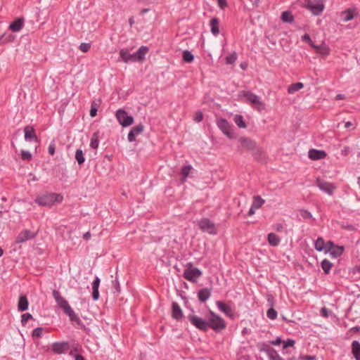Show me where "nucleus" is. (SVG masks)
Instances as JSON below:
<instances>
[{"label": "nucleus", "instance_id": "44", "mask_svg": "<svg viewBox=\"0 0 360 360\" xmlns=\"http://www.w3.org/2000/svg\"><path fill=\"white\" fill-rule=\"evenodd\" d=\"M236 59H237V54L236 52H234L226 58V61L227 64H233L235 63Z\"/></svg>", "mask_w": 360, "mask_h": 360}, {"label": "nucleus", "instance_id": "64", "mask_svg": "<svg viewBox=\"0 0 360 360\" xmlns=\"http://www.w3.org/2000/svg\"><path fill=\"white\" fill-rule=\"evenodd\" d=\"M335 247V246L334 245L333 243L331 241H328L325 245V248H328L329 251Z\"/></svg>", "mask_w": 360, "mask_h": 360}, {"label": "nucleus", "instance_id": "25", "mask_svg": "<svg viewBox=\"0 0 360 360\" xmlns=\"http://www.w3.org/2000/svg\"><path fill=\"white\" fill-rule=\"evenodd\" d=\"M148 52L147 46H142L139 48L137 52L135 53L136 61H143L145 58L146 54Z\"/></svg>", "mask_w": 360, "mask_h": 360}, {"label": "nucleus", "instance_id": "10", "mask_svg": "<svg viewBox=\"0 0 360 360\" xmlns=\"http://www.w3.org/2000/svg\"><path fill=\"white\" fill-rule=\"evenodd\" d=\"M307 8L311 11L314 15H319L323 10V4L315 0L308 1Z\"/></svg>", "mask_w": 360, "mask_h": 360}, {"label": "nucleus", "instance_id": "55", "mask_svg": "<svg viewBox=\"0 0 360 360\" xmlns=\"http://www.w3.org/2000/svg\"><path fill=\"white\" fill-rule=\"evenodd\" d=\"M252 152L256 156H260L262 154V148L257 147V145L255 146V149L254 150H252Z\"/></svg>", "mask_w": 360, "mask_h": 360}, {"label": "nucleus", "instance_id": "51", "mask_svg": "<svg viewBox=\"0 0 360 360\" xmlns=\"http://www.w3.org/2000/svg\"><path fill=\"white\" fill-rule=\"evenodd\" d=\"M56 144L54 141H52L49 146V153L51 155L55 154Z\"/></svg>", "mask_w": 360, "mask_h": 360}, {"label": "nucleus", "instance_id": "31", "mask_svg": "<svg viewBox=\"0 0 360 360\" xmlns=\"http://www.w3.org/2000/svg\"><path fill=\"white\" fill-rule=\"evenodd\" d=\"M101 103V100L93 101L91 105L90 115L95 117L96 115L98 108Z\"/></svg>", "mask_w": 360, "mask_h": 360}, {"label": "nucleus", "instance_id": "21", "mask_svg": "<svg viewBox=\"0 0 360 360\" xmlns=\"http://www.w3.org/2000/svg\"><path fill=\"white\" fill-rule=\"evenodd\" d=\"M326 153L323 150L310 149L309 151V158L311 160H317L324 158Z\"/></svg>", "mask_w": 360, "mask_h": 360}, {"label": "nucleus", "instance_id": "49", "mask_svg": "<svg viewBox=\"0 0 360 360\" xmlns=\"http://www.w3.org/2000/svg\"><path fill=\"white\" fill-rule=\"evenodd\" d=\"M91 47V44L89 43H82L79 46V50L84 53H86Z\"/></svg>", "mask_w": 360, "mask_h": 360}, {"label": "nucleus", "instance_id": "33", "mask_svg": "<svg viewBox=\"0 0 360 360\" xmlns=\"http://www.w3.org/2000/svg\"><path fill=\"white\" fill-rule=\"evenodd\" d=\"M253 200V203L252 205L253 206V208L259 209L264 203V200H263L259 195L254 196Z\"/></svg>", "mask_w": 360, "mask_h": 360}, {"label": "nucleus", "instance_id": "32", "mask_svg": "<svg viewBox=\"0 0 360 360\" xmlns=\"http://www.w3.org/2000/svg\"><path fill=\"white\" fill-rule=\"evenodd\" d=\"M344 251L342 246H335L330 250V254L335 258L338 257Z\"/></svg>", "mask_w": 360, "mask_h": 360}, {"label": "nucleus", "instance_id": "11", "mask_svg": "<svg viewBox=\"0 0 360 360\" xmlns=\"http://www.w3.org/2000/svg\"><path fill=\"white\" fill-rule=\"evenodd\" d=\"M188 320L191 322L193 325H194L198 328L202 330H207V319L203 320L201 318H199L194 315H189L188 316Z\"/></svg>", "mask_w": 360, "mask_h": 360}, {"label": "nucleus", "instance_id": "60", "mask_svg": "<svg viewBox=\"0 0 360 360\" xmlns=\"http://www.w3.org/2000/svg\"><path fill=\"white\" fill-rule=\"evenodd\" d=\"M282 342V340L281 338L278 337L275 340L271 342V343L274 345H278Z\"/></svg>", "mask_w": 360, "mask_h": 360}, {"label": "nucleus", "instance_id": "16", "mask_svg": "<svg viewBox=\"0 0 360 360\" xmlns=\"http://www.w3.org/2000/svg\"><path fill=\"white\" fill-rule=\"evenodd\" d=\"M25 139L26 141H31L34 140L35 142H38L39 140L35 134L34 129L31 126H27L24 129Z\"/></svg>", "mask_w": 360, "mask_h": 360}, {"label": "nucleus", "instance_id": "20", "mask_svg": "<svg viewBox=\"0 0 360 360\" xmlns=\"http://www.w3.org/2000/svg\"><path fill=\"white\" fill-rule=\"evenodd\" d=\"M357 14L355 8H349L341 13V18L344 22L352 20Z\"/></svg>", "mask_w": 360, "mask_h": 360}, {"label": "nucleus", "instance_id": "52", "mask_svg": "<svg viewBox=\"0 0 360 360\" xmlns=\"http://www.w3.org/2000/svg\"><path fill=\"white\" fill-rule=\"evenodd\" d=\"M203 119V115L201 112H197L194 116V120L199 122Z\"/></svg>", "mask_w": 360, "mask_h": 360}, {"label": "nucleus", "instance_id": "54", "mask_svg": "<svg viewBox=\"0 0 360 360\" xmlns=\"http://www.w3.org/2000/svg\"><path fill=\"white\" fill-rule=\"evenodd\" d=\"M92 297L94 300H97L99 297L98 288H92Z\"/></svg>", "mask_w": 360, "mask_h": 360}, {"label": "nucleus", "instance_id": "35", "mask_svg": "<svg viewBox=\"0 0 360 360\" xmlns=\"http://www.w3.org/2000/svg\"><path fill=\"white\" fill-rule=\"evenodd\" d=\"M234 122L235 123L240 127V128H246V124L243 121V117L240 115H236L234 117Z\"/></svg>", "mask_w": 360, "mask_h": 360}, {"label": "nucleus", "instance_id": "63", "mask_svg": "<svg viewBox=\"0 0 360 360\" xmlns=\"http://www.w3.org/2000/svg\"><path fill=\"white\" fill-rule=\"evenodd\" d=\"M350 152V148L349 147H345L342 151H341V153L342 155H347L349 154V153Z\"/></svg>", "mask_w": 360, "mask_h": 360}, {"label": "nucleus", "instance_id": "61", "mask_svg": "<svg viewBox=\"0 0 360 360\" xmlns=\"http://www.w3.org/2000/svg\"><path fill=\"white\" fill-rule=\"evenodd\" d=\"M303 360H315V356L305 355L301 357Z\"/></svg>", "mask_w": 360, "mask_h": 360}, {"label": "nucleus", "instance_id": "42", "mask_svg": "<svg viewBox=\"0 0 360 360\" xmlns=\"http://www.w3.org/2000/svg\"><path fill=\"white\" fill-rule=\"evenodd\" d=\"M192 169L191 165L184 166L181 169V174L183 176L182 181H185L186 178L188 176L189 172Z\"/></svg>", "mask_w": 360, "mask_h": 360}, {"label": "nucleus", "instance_id": "26", "mask_svg": "<svg viewBox=\"0 0 360 360\" xmlns=\"http://www.w3.org/2000/svg\"><path fill=\"white\" fill-rule=\"evenodd\" d=\"M352 352L356 360H360V343L353 341L352 343Z\"/></svg>", "mask_w": 360, "mask_h": 360}, {"label": "nucleus", "instance_id": "2", "mask_svg": "<svg viewBox=\"0 0 360 360\" xmlns=\"http://www.w3.org/2000/svg\"><path fill=\"white\" fill-rule=\"evenodd\" d=\"M207 329L211 328L216 331L223 330L226 327V323L223 319L210 309L207 316Z\"/></svg>", "mask_w": 360, "mask_h": 360}, {"label": "nucleus", "instance_id": "59", "mask_svg": "<svg viewBox=\"0 0 360 360\" xmlns=\"http://www.w3.org/2000/svg\"><path fill=\"white\" fill-rule=\"evenodd\" d=\"M321 315L325 317V318H328V316H329V313H328V309L326 308V307H323L321 310Z\"/></svg>", "mask_w": 360, "mask_h": 360}, {"label": "nucleus", "instance_id": "5", "mask_svg": "<svg viewBox=\"0 0 360 360\" xmlns=\"http://www.w3.org/2000/svg\"><path fill=\"white\" fill-rule=\"evenodd\" d=\"M202 276V272L198 268H193L191 263L186 265V269L184 272V276L188 281L195 283L197 279Z\"/></svg>", "mask_w": 360, "mask_h": 360}, {"label": "nucleus", "instance_id": "50", "mask_svg": "<svg viewBox=\"0 0 360 360\" xmlns=\"http://www.w3.org/2000/svg\"><path fill=\"white\" fill-rule=\"evenodd\" d=\"M295 345V341L291 339H288L287 341L283 342V349H286L288 347H293Z\"/></svg>", "mask_w": 360, "mask_h": 360}, {"label": "nucleus", "instance_id": "58", "mask_svg": "<svg viewBox=\"0 0 360 360\" xmlns=\"http://www.w3.org/2000/svg\"><path fill=\"white\" fill-rule=\"evenodd\" d=\"M302 41L309 43L310 45H311V44H314L313 41H311L309 35L307 34H305L304 36H302Z\"/></svg>", "mask_w": 360, "mask_h": 360}, {"label": "nucleus", "instance_id": "53", "mask_svg": "<svg viewBox=\"0 0 360 360\" xmlns=\"http://www.w3.org/2000/svg\"><path fill=\"white\" fill-rule=\"evenodd\" d=\"M112 285H113V287L115 289L117 292H120V283L117 281V277H116V279L112 281Z\"/></svg>", "mask_w": 360, "mask_h": 360}, {"label": "nucleus", "instance_id": "41", "mask_svg": "<svg viewBox=\"0 0 360 360\" xmlns=\"http://www.w3.org/2000/svg\"><path fill=\"white\" fill-rule=\"evenodd\" d=\"M90 146L94 149L98 148V132L94 133L91 140Z\"/></svg>", "mask_w": 360, "mask_h": 360}, {"label": "nucleus", "instance_id": "38", "mask_svg": "<svg viewBox=\"0 0 360 360\" xmlns=\"http://www.w3.org/2000/svg\"><path fill=\"white\" fill-rule=\"evenodd\" d=\"M75 159L79 165H82L85 160L83 152L81 149H77L75 153Z\"/></svg>", "mask_w": 360, "mask_h": 360}, {"label": "nucleus", "instance_id": "23", "mask_svg": "<svg viewBox=\"0 0 360 360\" xmlns=\"http://www.w3.org/2000/svg\"><path fill=\"white\" fill-rule=\"evenodd\" d=\"M28 300L25 295H21L19 297L18 304V309L20 311H24L28 309Z\"/></svg>", "mask_w": 360, "mask_h": 360}, {"label": "nucleus", "instance_id": "30", "mask_svg": "<svg viewBox=\"0 0 360 360\" xmlns=\"http://www.w3.org/2000/svg\"><path fill=\"white\" fill-rule=\"evenodd\" d=\"M304 86V84L302 82H297L292 84L288 86V92L290 94H294L295 92L299 91L300 89H302Z\"/></svg>", "mask_w": 360, "mask_h": 360}, {"label": "nucleus", "instance_id": "56", "mask_svg": "<svg viewBox=\"0 0 360 360\" xmlns=\"http://www.w3.org/2000/svg\"><path fill=\"white\" fill-rule=\"evenodd\" d=\"M218 5L221 9H224L227 6L226 0H217Z\"/></svg>", "mask_w": 360, "mask_h": 360}, {"label": "nucleus", "instance_id": "47", "mask_svg": "<svg viewBox=\"0 0 360 360\" xmlns=\"http://www.w3.org/2000/svg\"><path fill=\"white\" fill-rule=\"evenodd\" d=\"M32 318H33L32 316L29 313L22 314L21 316V323H22V326H25L27 323V321L29 319H32Z\"/></svg>", "mask_w": 360, "mask_h": 360}, {"label": "nucleus", "instance_id": "12", "mask_svg": "<svg viewBox=\"0 0 360 360\" xmlns=\"http://www.w3.org/2000/svg\"><path fill=\"white\" fill-rule=\"evenodd\" d=\"M37 236V233L30 231V230L25 229L21 231L17 236L15 243H21L28 240L34 238Z\"/></svg>", "mask_w": 360, "mask_h": 360}, {"label": "nucleus", "instance_id": "3", "mask_svg": "<svg viewBox=\"0 0 360 360\" xmlns=\"http://www.w3.org/2000/svg\"><path fill=\"white\" fill-rule=\"evenodd\" d=\"M61 200L60 195L50 193L37 198L35 202L41 206H51L55 202H59Z\"/></svg>", "mask_w": 360, "mask_h": 360}, {"label": "nucleus", "instance_id": "48", "mask_svg": "<svg viewBox=\"0 0 360 360\" xmlns=\"http://www.w3.org/2000/svg\"><path fill=\"white\" fill-rule=\"evenodd\" d=\"M21 158L24 160H30L32 158V154L26 150L21 151Z\"/></svg>", "mask_w": 360, "mask_h": 360}, {"label": "nucleus", "instance_id": "28", "mask_svg": "<svg viewBox=\"0 0 360 360\" xmlns=\"http://www.w3.org/2000/svg\"><path fill=\"white\" fill-rule=\"evenodd\" d=\"M268 242L271 246H277L280 243V238L274 233H270L268 234L267 237Z\"/></svg>", "mask_w": 360, "mask_h": 360}, {"label": "nucleus", "instance_id": "7", "mask_svg": "<svg viewBox=\"0 0 360 360\" xmlns=\"http://www.w3.org/2000/svg\"><path fill=\"white\" fill-rule=\"evenodd\" d=\"M200 229L210 234H216L217 229L215 224L208 219H202L198 222Z\"/></svg>", "mask_w": 360, "mask_h": 360}, {"label": "nucleus", "instance_id": "4", "mask_svg": "<svg viewBox=\"0 0 360 360\" xmlns=\"http://www.w3.org/2000/svg\"><path fill=\"white\" fill-rule=\"evenodd\" d=\"M243 96L247 101L257 110L261 111L264 109L265 104L262 102L259 96L251 91H244Z\"/></svg>", "mask_w": 360, "mask_h": 360}, {"label": "nucleus", "instance_id": "40", "mask_svg": "<svg viewBox=\"0 0 360 360\" xmlns=\"http://www.w3.org/2000/svg\"><path fill=\"white\" fill-rule=\"evenodd\" d=\"M183 59L186 63H191L194 59V56L186 50L183 52Z\"/></svg>", "mask_w": 360, "mask_h": 360}, {"label": "nucleus", "instance_id": "62", "mask_svg": "<svg viewBox=\"0 0 360 360\" xmlns=\"http://www.w3.org/2000/svg\"><path fill=\"white\" fill-rule=\"evenodd\" d=\"M274 229L276 231H281L283 229V226L281 224H276L274 226Z\"/></svg>", "mask_w": 360, "mask_h": 360}, {"label": "nucleus", "instance_id": "43", "mask_svg": "<svg viewBox=\"0 0 360 360\" xmlns=\"http://www.w3.org/2000/svg\"><path fill=\"white\" fill-rule=\"evenodd\" d=\"M266 315L270 319L274 320L277 317V311L273 307H271L268 309Z\"/></svg>", "mask_w": 360, "mask_h": 360}, {"label": "nucleus", "instance_id": "57", "mask_svg": "<svg viewBox=\"0 0 360 360\" xmlns=\"http://www.w3.org/2000/svg\"><path fill=\"white\" fill-rule=\"evenodd\" d=\"M100 285V278L98 277H96L94 281L92 283V288H98Z\"/></svg>", "mask_w": 360, "mask_h": 360}, {"label": "nucleus", "instance_id": "22", "mask_svg": "<svg viewBox=\"0 0 360 360\" xmlns=\"http://www.w3.org/2000/svg\"><path fill=\"white\" fill-rule=\"evenodd\" d=\"M211 295V291L210 289L205 288L199 290L198 293V297L201 302L207 301Z\"/></svg>", "mask_w": 360, "mask_h": 360}, {"label": "nucleus", "instance_id": "36", "mask_svg": "<svg viewBox=\"0 0 360 360\" xmlns=\"http://www.w3.org/2000/svg\"><path fill=\"white\" fill-rule=\"evenodd\" d=\"M268 355L271 360H283L274 348L269 349Z\"/></svg>", "mask_w": 360, "mask_h": 360}, {"label": "nucleus", "instance_id": "9", "mask_svg": "<svg viewBox=\"0 0 360 360\" xmlns=\"http://www.w3.org/2000/svg\"><path fill=\"white\" fill-rule=\"evenodd\" d=\"M217 126L224 132V134L226 135L227 137L229 139L235 138V136L231 130V126L226 120L222 118L219 119L217 120Z\"/></svg>", "mask_w": 360, "mask_h": 360}, {"label": "nucleus", "instance_id": "24", "mask_svg": "<svg viewBox=\"0 0 360 360\" xmlns=\"http://www.w3.org/2000/svg\"><path fill=\"white\" fill-rule=\"evenodd\" d=\"M311 46L314 48L317 53H320L322 56H327L329 54V48L323 43L321 44L316 46L314 44H311Z\"/></svg>", "mask_w": 360, "mask_h": 360}, {"label": "nucleus", "instance_id": "8", "mask_svg": "<svg viewBox=\"0 0 360 360\" xmlns=\"http://www.w3.org/2000/svg\"><path fill=\"white\" fill-rule=\"evenodd\" d=\"M316 186L321 191L326 192L330 195H332L333 194V191L335 189V186L333 184L328 182L323 179H321L319 177L316 179Z\"/></svg>", "mask_w": 360, "mask_h": 360}, {"label": "nucleus", "instance_id": "29", "mask_svg": "<svg viewBox=\"0 0 360 360\" xmlns=\"http://www.w3.org/2000/svg\"><path fill=\"white\" fill-rule=\"evenodd\" d=\"M210 26H211V32L214 35L217 36L219 33V20L217 18H214L210 20Z\"/></svg>", "mask_w": 360, "mask_h": 360}, {"label": "nucleus", "instance_id": "37", "mask_svg": "<svg viewBox=\"0 0 360 360\" xmlns=\"http://www.w3.org/2000/svg\"><path fill=\"white\" fill-rule=\"evenodd\" d=\"M331 266H332V263L330 261H328V259H325L321 262V267L326 274L329 273Z\"/></svg>", "mask_w": 360, "mask_h": 360}, {"label": "nucleus", "instance_id": "18", "mask_svg": "<svg viewBox=\"0 0 360 360\" xmlns=\"http://www.w3.org/2000/svg\"><path fill=\"white\" fill-rule=\"evenodd\" d=\"M216 304L218 307L219 309L224 312L228 316L232 318L234 316L233 311L229 305L224 304L221 301H217Z\"/></svg>", "mask_w": 360, "mask_h": 360}, {"label": "nucleus", "instance_id": "15", "mask_svg": "<svg viewBox=\"0 0 360 360\" xmlns=\"http://www.w3.org/2000/svg\"><path fill=\"white\" fill-rule=\"evenodd\" d=\"M144 127L143 124H140L135 127H134L129 131L128 134V140L129 142H133L135 141V137L136 135L140 134L143 131Z\"/></svg>", "mask_w": 360, "mask_h": 360}, {"label": "nucleus", "instance_id": "27", "mask_svg": "<svg viewBox=\"0 0 360 360\" xmlns=\"http://www.w3.org/2000/svg\"><path fill=\"white\" fill-rule=\"evenodd\" d=\"M23 21L24 20L22 18H18L15 21H14L10 25L9 28L13 32H18L22 27Z\"/></svg>", "mask_w": 360, "mask_h": 360}, {"label": "nucleus", "instance_id": "17", "mask_svg": "<svg viewBox=\"0 0 360 360\" xmlns=\"http://www.w3.org/2000/svg\"><path fill=\"white\" fill-rule=\"evenodd\" d=\"M120 56L124 63L136 61L135 53L131 54L127 49H121L120 51Z\"/></svg>", "mask_w": 360, "mask_h": 360}, {"label": "nucleus", "instance_id": "14", "mask_svg": "<svg viewBox=\"0 0 360 360\" xmlns=\"http://www.w3.org/2000/svg\"><path fill=\"white\" fill-rule=\"evenodd\" d=\"M70 349V345L68 342H55L52 345V350L54 353L60 354L68 352Z\"/></svg>", "mask_w": 360, "mask_h": 360}, {"label": "nucleus", "instance_id": "45", "mask_svg": "<svg viewBox=\"0 0 360 360\" xmlns=\"http://www.w3.org/2000/svg\"><path fill=\"white\" fill-rule=\"evenodd\" d=\"M300 215L302 218L311 219L314 220V218H313L311 212H309V211H307L306 210H300Z\"/></svg>", "mask_w": 360, "mask_h": 360}, {"label": "nucleus", "instance_id": "46", "mask_svg": "<svg viewBox=\"0 0 360 360\" xmlns=\"http://www.w3.org/2000/svg\"><path fill=\"white\" fill-rule=\"evenodd\" d=\"M43 332L42 328H37L32 331V337L33 338H39L41 337Z\"/></svg>", "mask_w": 360, "mask_h": 360}, {"label": "nucleus", "instance_id": "13", "mask_svg": "<svg viewBox=\"0 0 360 360\" xmlns=\"http://www.w3.org/2000/svg\"><path fill=\"white\" fill-rule=\"evenodd\" d=\"M241 146L248 150H254L255 149L256 142L248 137L241 136L238 139Z\"/></svg>", "mask_w": 360, "mask_h": 360}, {"label": "nucleus", "instance_id": "6", "mask_svg": "<svg viewBox=\"0 0 360 360\" xmlns=\"http://www.w3.org/2000/svg\"><path fill=\"white\" fill-rule=\"evenodd\" d=\"M116 117L120 124L124 127L130 126L134 122L133 117L129 115L127 112L122 109H119L116 112Z\"/></svg>", "mask_w": 360, "mask_h": 360}, {"label": "nucleus", "instance_id": "34", "mask_svg": "<svg viewBox=\"0 0 360 360\" xmlns=\"http://www.w3.org/2000/svg\"><path fill=\"white\" fill-rule=\"evenodd\" d=\"M281 20L285 22H292L293 21V16L289 11H284L281 14Z\"/></svg>", "mask_w": 360, "mask_h": 360}, {"label": "nucleus", "instance_id": "39", "mask_svg": "<svg viewBox=\"0 0 360 360\" xmlns=\"http://www.w3.org/2000/svg\"><path fill=\"white\" fill-rule=\"evenodd\" d=\"M315 248L318 251H322L325 249V243L322 238L319 237L315 242Z\"/></svg>", "mask_w": 360, "mask_h": 360}, {"label": "nucleus", "instance_id": "1", "mask_svg": "<svg viewBox=\"0 0 360 360\" xmlns=\"http://www.w3.org/2000/svg\"><path fill=\"white\" fill-rule=\"evenodd\" d=\"M53 296L59 307L61 308L63 312L70 317V320L79 324L81 322L79 318L69 305L68 301L61 296L60 293L58 290H53Z\"/></svg>", "mask_w": 360, "mask_h": 360}, {"label": "nucleus", "instance_id": "19", "mask_svg": "<svg viewBox=\"0 0 360 360\" xmlns=\"http://www.w3.org/2000/svg\"><path fill=\"white\" fill-rule=\"evenodd\" d=\"M172 316L177 321L180 320L183 316V312L181 307L174 302L172 304Z\"/></svg>", "mask_w": 360, "mask_h": 360}]
</instances>
